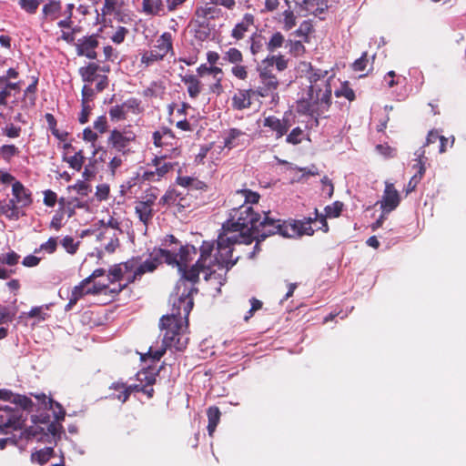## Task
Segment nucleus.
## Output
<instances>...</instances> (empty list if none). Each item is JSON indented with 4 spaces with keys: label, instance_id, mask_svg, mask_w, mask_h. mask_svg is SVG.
<instances>
[{
    "label": "nucleus",
    "instance_id": "1",
    "mask_svg": "<svg viewBox=\"0 0 466 466\" xmlns=\"http://www.w3.org/2000/svg\"><path fill=\"white\" fill-rule=\"evenodd\" d=\"M313 232L308 222L284 223L272 217L270 211H263V218L250 207H238L231 209L228 219L223 223L216 242L203 241L199 247V258L190 266L187 278L198 282L200 273L205 279H212L217 275L212 267L225 269L227 273L238 260L234 257L235 244H251L265 240L268 237L279 234L284 238H298Z\"/></svg>",
    "mask_w": 466,
    "mask_h": 466
},
{
    "label": "nucleus",
    "instance_id": "2",
    "mask_svg": "<svg viewBox=\"0 0 466 466\" xmlns=\"http://www.w3.org/2000/svg\"><path fill=\"white\" fill-rule=\"evenodd\" d=\"M307 78L309 86L307 91L297 102V109L299 114L310 116L319 124V117L329 110L331 105L332 89L329 71L326 69L315 68L309 64Z\"/></svg>",
    "mask_w": 466,
    "mask_h": 466
},
{
    "label": "nucleus",
    "instance_id": "3",
    "mask_svg": "<svg viewBox=\"0 0 466 466\" xmlns=\"http://www.w3.org/2000/svg\"><path fill=\"white\" fill-rule=\"evenodd\" d=\"M155 256L162 263L177 268L181 276L190 270L189 263L197 255V248L193 245H183L174 235H166L160 242V247L154 248Z\"/></svg>",
    "mask_w": 466,
    "mask_h": 466
},
{
    "label": "nucleus",
    "instance_id": "4",
    "mask_svg": "<svg viewBox=\"0 0 466 466\" xmlns=\"http://www.w3.org/2000/svg\"><path fill=\"white\" fill-rule=\"evenodd\" d=\"M187 272L177 282L175 293L171 296L172 309L167 317L184 320L185 328L188 326V316L194 307L193 295L198 292V282L187 278Z\"/></svg>",
    "mask_w": 466,
    "mask_h": 466
},
{
    "label": "nucleus",
    "instance_id": "5",
    "mask_svg": "<svg viewBox=\"0 0 466 466\" xmlns=\"http://www.w3.org/2000/svg\"><path fill=\"white\" fill-rule=\"evenodd\" d=\"M174 36L170 32H164L150 45L149 50L141 54L140 65L149 67L164 61L167 56H175Z\"/></svg>",
    "mask_w": 466,
    "mask_h": 466
},
{
    "label": "nucleus",
    "instance_id": "6",
    "mask_svg": "<svg viewBox=\"0 0 466 466\" xmlns=\"http://www.w3.org/2000/svg\"><path fill=\"white\" fill-rule=\"evenodd\" d=\"M159 326L163 334V345L174 348L176 350L182 351L186 349L188 341L184 334V320L174 319L173 317L163 316L160 319Z\"/></svg>",
    "mask_w": 466,
    "mask_h": 466
},
{
    "label": "nucleus",
    "instance_id": "7",
    "mask_svg": "<svg viewBox=\"0 0 466 466\" xmlns=\"http://www.w3.org/2000/svg\"><path fill=\"white\" fill-rule=\"evenodd\" d=\"M109 72V66H100L95 62H90L78 69V74L83 82L87 84L96 82V92H103L108 86L107 74Z\"/></svg>",
    "mask_w": 466,
    "mask_h": 466
},
{
    "label": "nucleus",
    "instance_id": "8",
    "mask_svg": "<svg viewBox=\"0 0 466 466\" xmlns=\"http://www.w3.org/2000/svg\"><path fill=\"white\" fill-rule=\"evenodd\" d=\"M137 140V134L132 129V126H125L122 128H114L107 137V146L123 155L130 152L131 144Z\"/></svg>",
    "mask_w": 466,
    "mask_h": 466
},
{
    "label": "nucleus",
    "instance_id": "9",
    "mask_svg": "<svg viewBox=\"0 0 466 466\" xmlns=\"http://www.w3.org/2000/svg\"><path fill=\"white\" fill-rule=\"evenodd\" d=\"M221 65H232L231 74L238 80L246 81L248 77V67L244 65V56L237 47H229L222 52Z\"/></svg>",
    "mask_w": 466,
    "mask_h": 466
},
{
    "label": "nucleus",
    "instance_id": "10",
    "mask_svg": "<svg viewBox=\"0 0 466 466\" xmlns=\"http://www.w3.org/2000/svg\"><path fill=\"white\" fill-rule=\"evenodd\" d=\"M176 165V163L167 161L166 157H155L151 163L147 164L148 167H154V170H146L142 175V178L148 182L160 181L161 178L174 169Z\"/></svg>",
    "mask_w": 466,
    "mask_h": 466
},
{
    "label": "nucleus",
    "instance_id": "11",
    "mask_svg": "<svg viewBox=\"0 0 466 466\" xmlns=\"http://www.w3.org/2000/svg\"><path fill=\"white\" fill-rule=\"evenodd\" d=\"M260 85L253 88L257 96L267 97L272 95L279 87V80L272 73V70L267 66L258 70Z\"/></svg>",
    "mask_w": 466,
    "mask_h": 466
},
{
    "label": "nucleus",
    "instance_id": "12",
    "mask_svg": "<svg viewBox=\"0 0 466 466\" xmlns=\"http://www.w3.org/2000/svg\"><path fill=\"white\" fill-rule=\"evenodd\" d=\"M21 427V412L8 406L0 407V432L8 434Z\"/></svg>",
    "mask_w": 466,
    "mask_h": 466
},
{
    "label": "nucleus",
    "instance_id": "13",
    "mask_svg": "<svg viewBox=\"0 0 466 466\" xmlns=\"http://www.w3.org/2000/svg\"><path fill=\"white\" fill-rule=\"evenodd\" d=\"M188 27L190 29V33L197 41L202 43L209 39L212 30L210 22L202 17L196 11L188 24Z\"/></svg>",
    "mask_w": 466,
    "mask_h": 466
},
{
    "label": "nucleus",
    "instance_id": "14",
    "mask_svg": "<svg viewBox=\"0 0 466 466\" xmlns=\"http://www.w3.org/2000/svg\"><path fill=\"white\" fill-rule=\"evenodd\" d=\"M99 42L96 35H86L79 38L76 44V54L79 56H86L88 59H96V51Z\"/></svg>",
    "mask_w": 466,
    "mask_h": 466
},
{
    "label": "nucleus",
    "instance_id": "15",
    "mask_svg": "<svg viewBox=\"0 0 466 466\" xmlns=\"http://www.w3.org/2000/svg\"><path fill=\"white\" fill-rule=\"evenodd\" d=\"M400 202V197L394 185L386 182L385 189L383 192L382 199L380 201V208L385 213H390L394 210Z\"/></svg>",
    "mask_w": 466,
    "mask_h": 466
},
{
    "label": "nucleus",
    "instance_id": "16",
    "mask_svg": "<svg viewBox=\"0 0 466 466\" xmlns=\"http://www.w3.org/2000/svg\"><path fill=\"white\" fill-rule=\"evenodd\" d=\"M263 127H268L270 131L275 133V138L279 139L288 133L291 124L287 117L280 119L276 116H268L264 118Z\"/></svg>",
    "mask_w": 466,
    "mask_h": 466
},
{
    "label": "nucleus",
    "instance_id": "17",
    "mask_svg": "<svg viewBox=\"0 0 466 466\" xmlns=\"http://www.w3.org/2000/svg\"><path fill=\"white\" fill-rule=\"evenodd\" d=\"M257 96L253 88L238 89L231 98V106L235 110H244L252 105V97Z\"/></svg>",
    "mask_w": 466,
    "mask_h": 466
},
{
    "label": "nucleus",
    "instance_id": "18",
    "mask_svg": "<svg viewBox=\"0 0 466 466\" xmlns=\"http://www.w3.org/2000/svg\"><path fill=\"white\" fill-rule=\"evenodd\" d=\"M255 15L251 13H246L241 21L237 23L235 26L231 30V37L234 38L236 41L242 40L246 33H248L250 30V27L254 25L255 24Z\"/></svg>",
    "mask_w": 466,
    "mask_h": 466
},
{
    "label": "nucleus",
    "instance_id": "19",
    "mask_svg": "<svg viewBox=\"0 0 466 466\" xmlns=\"http://www.w3.org/2000/svg\"><path fill=\"white\" fill-rule=\"evenodd\" d=\"M12 193L14 197L12 199H15V203L19 208L28 207L33 202L31 192L20 181L12 184Z\"/></svg>",
    "mask_w": 466,
    "mask_h": 466
},
{
    "label": "nucleus",
    "instance_id": "20",
    "mask_svg": "<svg viewBox=\"0 0 466 466\" xmlns=\"http://www.w3.org/2000/svg\"><path fill=\"white\" fill-rule=\"evenodd\" d=\"M122 233L111 232V230L107 228H101L97 235V239L103 242L104 248L107 253H114L120 245L118 237Z\"/></svg>",
    "mask_w": 466,
    "mask_h": 466
},
{
    "label": "nucleus",
    "instance_id": "21",
    "mask_svg": "<svg viewBox=\"0 0 466 466\" xmlns=\"http://www.w3.org/2000/svg\"><path fill=\"white\" fill-rule=\"evenodd\" d=\"M62 11V2L60 0H48L42 7V20L53 22L56 20Z\"/></svg>",
    "mask_w": 466,
    "mask_h": 466
},
{
    "label": "nucleus",
    "instance_id": "22",
    "mask_svg": "<svg viewBox=\"0 0 466 466\" xmlns=\"http://www.w3.org/2000/svg\"><path fill=\"white\" fill-rule=\"evenodd\" d=\"M247 134L238 128H230L224 137V147L232 149L242 146Z\"/></svg>",
    "mask_w": 466,
    "mask_h": 466
},
{
    "label": "nucleus",
    "instance_id": "23",
    "mask_svg": "<svg viewBox=\"0 0 466 466\" xmlns=\"http://www.w3.org/2000/svg\"><path fill=\"white\" fill-rule=\"evenodd\" d=\"M135 213L147 228L154 217L153 206L142 200H138L135 205Z\"/></svg>",
    "mask_w": 466,
    "mask_h": 466
},
{
    "label": "nucleus",
    "instance_id": "24",
    "mask_svg": "<svg viewBox=\"0 0 466 466\" xmlns=\"http://www.w3.org/2000/svg\"><path fill=\"white\" fill-rule=\"evenodd\" d=\"M90 285L89 282H86L85 279L79 282L78 285L75 286L71 292V297L69 298V301L65 306V310L69 311L71 310L74 306L77 303L79 299L84 298L86 295H89V293H86L87 291V286Z\"/></svg>",
    "mask_w": 466,
    "mask_h": 466
},
{
    "label": "nucleus",
    "instance_id": "25",
    "mask_svg": "<svg viewBox=\"0 0 466 466\" xmlns=\"http://www.w3.org/2000/svg\"><path fill=\"white\" fill-rule=\"evenodd\" d=\"M181 81L187 86L188 96L196 99L202 92L203 86L200 80L195 75H185L181 76Z\"/></svg>",
    "mask_w": 466,
    "mask_h": 466
},
{
    "label": "nucleus",
    "instance_id": "26",
    "mask_svg": "<svg viewBox=\"0 0 466 466\" xmlns=\"http://www.w3.org/2000/svg\"><path fill=\"white\" fill-rule=\"evenodd\" d=\"M142 11L150 16H160L166 15L163 0H143Z\"/></svg>",
    "mask_w": 466,
    "mask_h": 466
},
{
    "label": "nucleus",
    "instance_id": "27",
    "mask_svg": "<svg viewBox=\"0 0 466 466\" xmlns=\"http://www.w3.org/2000/svg\"><path fill=\"white\" fill-rule=\"evenodd\" d=\"M182 193L175 188H171L166 191V193L159 199V204L163 206H177L180 208H186L187 203H181Z\"/></svg>",
    "mask_w": 466,
    "mask_h": 466
},
{
    "label": "nucleus",
    "instance_id": "28",
    "mask_svg": "<svg viewBox=\"0 0 466 466\" xmlns=\"http://www.w3.org/2000/svg\"><path fill=\"white\" fill-rule=\"evenodd\" d=\"M161 264L162 262L158 257L155 256V253L152 251L150 253L149 258L146 259L144 262L140 261L138 263L137 272L142 278V276L147 273H153L156 271Z\"/></svg>",
    "mask_w": 466,
    "mask_h": 466
},
{
    "label": "nucleus",
    "instance_id": "29",
    "mask_svg": "<svg viewBox=\"0 0 466 466\" xmlns=\"http://www.w3.org/2000/svg\"><path fill=\"white\" fill-rule=\"evenodd\" d=\"M109 398L112 400L125 403L129 399L127 384L123 381L113 382L109 387Z\"/></svg>",
    "mask_w": 466,
    "mask_h": 466
},
{
    "label": "nucleus",
    "instance_id": "30",
    "mask_svg": "<svg viewBox=\"0 0 466 466\" xmlns=\"http://www.w3.org/2000/svg\"><path fill=\"white\" fill-rule=\"evenodd\" d=\"M195 11L209 22L210 20L218 19L222 13L221 9L218 8L217 5H214L211 3L197 6Z\"/></svg>",
    "mask_w": 466,
    "mask_h": 466
},
{
    "label": "nucleus",
    "instance_id": "31",
    "mask_svg": "<svg viewBox=\"0 0 466 466\" xmlns=\"http://www.w3.org/2000/svg\"><path fill=\"white\" fill-rule=\"evenodd\" d=\"M63 161L66 162L69 167L76 171H80L86 161V157L82 149L75 152L74 156L68 157L66 154L63 156Z\"/></svg>",
    "mask_w": 466,
    "mask_h": 466
},
{
    "label": "nucleus",
    "instance_id": "32",
    "mask_svg": "<svg viewBox=\"0 0 466 466\" xmlns=\"http://www.w3.org/2000/svg\"><path fill=\"white\" fill-rule=\"evenodd\" d=\"M207 416L208 420V435L212 436L216 431V428L220 420L221 412L217 406H211L207 410Z\"/></svg>",
    "mask_w": 466,
    "mask_h": 466
},
{
    "label": "nucleus",
    "instance_id": "33",
    "mask_svg": "<svg viewBox=\"0 0 466 466\" xmlns=\"http://www.w3.org/2000/svg\"><path fill=\"white\" fill-rule=\"evenodd\" d=\"M172 131L167 127H162L160 130L153 133V143L156 147H161L168 144V139H173Z\"/></svg>",
    "mask_w": 466,
    "mask_h": 466
},
{
    "label": "nucleus",
    "instance_id": "34",
    "mask_svg": "<svg viewBox=\"0 0 466 466\" xmlns=\"http://www.w3.org/2000/svg\"><path fill=\"white\" fill-rule=\"evenodd\" d=\"M58 203L60 206V208L58 211L63 212V215L66 213L68 218H71L75 215V209L76 208H80L83 207V205L80 204V202L78 201L77 198H73L72 200L66 201V199L64 198H61L58 200Z\"/></svg>",
    "mask_w": 466,
    "mask_h": 466
},
{
    "label": "nucleus",
    "instance_id": "35",
    "mask_svg": "<svg viewBox=\"0 0 466 466\" xmlns=\"http://www.w3.org/2000/svg\"><path fill=\"white\" fill-rule=\"evenodd\" d=\"M235 196L244 198V203L239 207H249V204H257L260 199V195L258 192L252 191L248 188L238 189L235 192ZM250 208H252L250 206Z\"/></svg>",
    "mask_w": 466,
    "mask_h": 466
},
{
    "label": "nucleus",
    "instance_id": "36",
    "mask_svg": "<svg viewBox=\"0 0 466 466\" xmlns=\"http://www.w3.org/2000/svg\"><path fill=\"white\" fill-rule=\"evenodd\" d=\"M263 65H266L265 66L270 68L273 66V65L276 66L277 69L280 72L285 70L288 67V59L285 58L282 55L278 56H270L265 58L262 61Z\"/></svg>",
    "mask_w": 466,
    "mask_h": 466
},
{
    "label": "nucleus",
    "instance_id": "37",
    "mask_svg": "<svg viewBox=\"0 0 466 466\" xmlns=\"http://www.w3.org/2000/svg\"><path fill=\"white\" fill-rule=\"evenodd\" d=\"M423 154H424V150L420 149V152L418 154L419 170H418V173L415 174L409 181L407 193L414 190V188L416 187L417 184L419 183V181L420 180V178L422 177V176L425 172L424 163L422 162Z\"/></svg>",
    "mask_w": 466,
    "mask_h": 466
},
{
    "label": "nucleus",
    "instance_id": "38",
    "mask_svg": "<svg viewBox=\"0 0 466 466\" xmlns=\"http://www.w3.org/2000/svg\"><path fill=\"white\" fill-rule=\"evenodd\" d=\"M3 215L10 219H18L20 217L19 207L15 203V199H10L0 207Z\"/></svg>",
    "mask_w": 466,
    "mask_h": 466
},
{
    "label": "nucleus",
    "instance_id": "39",
    "mask_svg": "<svg viewBox=\"0 0 466 466\" xmlns=\"http://www.w3.org/2000/svg\"><path fill=\"white\" fill-rule=\"evenodd\" d=\"M313 32V25L310 20L303 21L299 28L293 32L295 36L302 39L305 43L309 42V35Z\"/></svg>",
    "mask_w": 466,
    "mask_h": 466
},
{
    "label": "nucleus",
    "instance_id": "40",
    "mask_svg": "<svg viewBox=\"0 0 466 466\" xmlns=\"http://www.w3.org/2000/svg\"><path fill=\"white\" fill-rule=\"evenodd\" d=\"M285 42V37L281 32H275L271 35L269 40L268 41L267 49L268 52L272 53L278 48H280Z\"/></svg>",
    "mask_w": 466,
    "mask_h": 466
},
{
    "label": "nucleus",
    "instance_id": "41",
    "mask_svg": "<svg viewBox=\"0 0 466 466\" xmlns=\"http://www.w3.org/2000/svg\"><path fill=\"white\" fill-rule=\"evenodd\" d=\"M110 120L119 122L127 119V112L122 104L113 106L108 110Z\"/></svg>",
    "mask_w": 466,
    "mask_h": 466
},
{
    "label": "nucleus",
    "instance_id": "42",
    "mask_svg": "<svg viewBox=\"0 0 466 466\" xmlns=\"http://www.w3.org/2000/svg\"><path fill=\"white\" fill-rule=\"evenodd\" d=\"M137 378L142 385L153 386L157 381V373L151 370H144L137 374Z\"/></svg>",
    "mask_w": 466,
    "mask_h": 466
},
{
    "label": "nucleus",
    "instance_id": "43",
    "mask_svg": "<svg viewBox=\"0 0 466 466\" xmlns=\"http://www.w3.org/2000/svg\"><path fill=\"white\" fill-rule=\"evenodd\" d=\"M20 153L17 147L13 144L4 145L0 147V157L6 162H10V160L18 156Z\"/></svg>",
    "mask_w": 466,
    "mask_h": 466
},
{
    "label": "nucleus",
    "instance_id": "44",
    "mask_svg": "<svg viewBox=\"0 0 466 466\" xmlns=\"http://www.w3.org/2000/svg\"><path fill=\"white\" fill-rule=\"evenodd\" d=\"M127 112H131L135 115H138L143 112V107L141 106V101L136 97H130L125 102L122 103Z\"/></svg>",
    "mask_w": 466,
    "mask_h": 466
},
{
    "label": "nucleus",
    "instance_id": "45",
    "mask_svg": "<svg viewBox=\"0 0 466 466\" xmlns=\"http://www.w3.org/2000/svg\"><path fill=\"white\" fill-rule=\"evenodd\" d=\"M124 279H126V283L119 284L117 289L114 288V289H110V292H112V293H119L121 290L126 289L129 284H133L136 281L140 280L141 277L136 271V272H133V273L132 272L131 273H125Z\"/></svg>",
    "mask_w": 466,
    "mask_h": 466
},
{
    "label": "nucleus",
    "instance_id": "46",
    "mask_svg": "<svg viewBox=\"0 0 466 466\" xmlns=\"http://www.w3.org/2000/svg\"><path fill=\"white\" fill-rule=\"evenodd\" d=\"M282 16L284 30H291L297 24V17L294 15V12L290 9H287L282 13Z\"/></svg>",
    "mask_w": 466,
    "mask_h": 466
},
{
    "label": "nucleus",
    "instance_id": "47",
    "mask_svg": "<svg viewBox=\"0 0 466 466\" xmlns=\"http://www.w3.org/2000/svg\"><path fill=\"white\" fill-rule=\"evenodd\" d=\"M249 41H250V53L253 56H256L263 48V46H264L263 37L260 35L254 33L250 36Z\"/></svg>",
    "mask_w": 466,
    "mask_h": 466
},
{
    "label": "nucleus",
    "instance_id": "48",
    "mask_svg": "<svg viewBox=\"0 0 466 466\" xmlns=\"http://www.w3.org/2000/svg\"><path fill=\"white\" fill-rule=\"evenodd\" d=\"M41 0H18L19 6L27 14H35Z\"/></svg>",
    "mask_w": 466,
    "mask_h": 466
},
{
    "label": "nucleus",
    "instance_id": "49",
    "mask_svg": "<svg viewBox=\"0 0 466 466\" xmlns=\"http://www.w3.org/2000/svg\"><path fill=\"white\" fill-rule=\"evenodd\" d=\"M301 40H289L288 45L289 46V53L294 56H300L305 54L306 48Z\"/></svg>",
    "mask_w": 466,
    "mask_h": 466
},
{
    "label": "nucleus",
    "instance_id": "50",
    "mask_svg": "<svg viewBox=\"0 0 466 466\" xmlns=\"http://www.w3.org/2000/svg\"><path fill=\"white\" fill-rule=\"evenodd\" d=\"M13 403L20 406L25 410H32L34 403L30 398L25 395H14Z\"/></svg>",
    "mask_w": 466,
    "mask_h": 466
},
{
    "label": "nucleus",
    "instance_id": "51",
    "mask_svg": "<svg viewBox=\"0 0 466 466\" xmlns=\"http://www.w3.org/2000/svg\"><path fill=\"white\" fill-rule=\"evenodd\" d=\"M61 244L63 248L71 255L76 253L80 242H75V239L71 236H66L62 240Z\"/></svg>",
    "mask_w": 466,
    "mask_h": 466
},
{
    "label": "nucleus",
    "instance_id": "52",
    "mask_svg": "<svg viewBox=\"0 0 466 466\" xmlns=\"http://www.w3.org/2000/svg\"><path fill=\"white\" fill-rule=\"evenodd\" d=\"M343 203L340 201H335L331 205L325 208V214L328 218H338L343 208Z\"/></svg>",
    "mask_w": 466,
    "mask_h": 466
},
{
    "label": "nucleus",
    "instance_id": "53",
    "mask_svg": "<svg viewBox=\"0 0 466 466\" xmlns=\"http://www.w3.org/2000/svg\"><path fill=\"white\" fill-rule=\"evenodd\" d=\"M124 276H125V272H124L123 266L121 265V263L114 265L109 269L108 279H109L110 282H112V283L123 279Z\"/></svg>",
    "mask_w": 466,
    "mask_h": 466
},
{
    "label": "nucleus",
    "instance_id": "54",
    "mask_svg": "<svg viewBox=\"0 0 466 466\" xmlns=\"http://www.w3.org/2000/svg\"><path fill=\"white\" fill-rule=\"evenodd\" d=\"M90 85L91 84L86 83L84 85V86L82 87V91H81V95H82L81 103L82 104H85V103L88 104L90 101H92L94 99L96 94L98 93V92H96V87L93 88V87H91Z\"/></svg>",
    "mask_w": 466,
    "mask_h": 466
},
{
    "label": "nucleus",
    "instance_id": "55",
    "mask_svg": "<svg viewBox=\"0 0 466 466\" xmlns=\"http://www.w3.org/2000/svg\"><path fill=\"white\" fill-rule=\"evenodd\" d=\"M57 248V238L51 237L48 238V240L43 244L40 245L38 249L35 250V253H37L39 251H45L48 254H53Z\"/></svg>",
    "mask_w": 466,
    "mask_h": 466
},
{
    "label": "nucleus",
    "instance_id": "56",
    "mask_svg": "<svg viewBox=\"0 0 466 466\" xmlns=\"http://www.w3.org/2000/svg\"><path fill=\"white\" fill-rule=\"evenodd\" d=\"M101 228L110 229L111 232L123 233V230L120 228L121 223L115 218L110 217L109 219L106 222L104 220H100Z\"/></svg>",
    "mask_w": 466,
    "mask_h": 466
},
{
    "label": "nucleus",
    "instance_id": "57",
    "mask_svg": "<svg viewBox=\"0 0 466 466\" xmlns=\"http://www.w3.org/2000/svg\"><path fill=\"white\" fill-rule=\"evenodd\" d=\"M303 130L297 127L293 128L286 137V142L291 145H298L302 141Z\"/></svg>",
    "mask_w": 466,
    "mask_h": 466
},
{
    "label": "nucleus",
    "instance_id": "58",
    "mask_svg": "<svg viewBox=\"0 0 466 466\" xmlns=\"http://www.w3.org/2000/svg\"><path fill=\"white\" fill-rule=\"evenodd\" d=\"M141 258L139 256L132 257L125 262H122L123 269L125 273H133L137 271L138 267V263L140 262Z\"/></svg>",
    "mask_w": 466,
    "mask_h": 466
},
{
    "label": "nucleus",
    "instance_id": "59",
    "mask_svg": "<svg viewBox=\"0 0 466 466\" xmlns=\"http://www.w3.org/2000/svg\"><path fill=\"white\" fill-rule=\"evenodd\" d=\"M123 159L120 156L113 157L107 164V171L110 176L114 177L116 174V171L122 167Z\"/></svg>",
    "mask_w": 466,
    "mask_h": 466
},
{
    "label": "nucleus",
    "instance_id": "60",
    "mask_svg": "<svg viewBox=\"0 0 466 466\" xmlns=\"http://www.w3.org/2000/svg\"><path fill=\"white\" fill-rule=\"evenodd\" d=\"M54 452L52 448L46 450H41L32 455L33 459L36 460L41 465L47 462L51 454Z\"/></svg>",
    "mask_w": 466,
    "mask_h": 466
},
{
    "label": "nucleus",
    "instance_id": "61",
    "mask_svg": "<svg viewBox=\"0 0 466 466\" xmlns=\"http://www.w3.org/2000/svg\"><path fill=\"white\" fill-rule=\"evenodd\" d=\"M119 6V0H104L101 12L104 15H112Z\"/></svg>",
    "mask_w": 466,
    "mask_h": 466
},
{
    "label": "nucleus",
    "instance_id": "62",
    "mask_svg": "<svg viewBox=\"0 0 466 466\" xmlns=\"http://www.w3.org/2000/svg\"><path fill=\"white\" fill-rule=\"evenodd\" d=\"M15 313L12 312L9 308L0 305V325L12 322Z\"/></svg>",
    "mask_w": 466,
    "mask_h": 466
},
{
    "label": "nucleus",
    "instance_id": "63",
    "mask_svg": "<svg viewBox=\"0 0 466 466\" xmlns=\"http://www.w3.org/2000/svg\"><path fill=\"white\" fill-rule=\"evenodd\" d=\"M128 33V30L127 28L124 27V26H118L116 30V32L114 33V35L111 36V40L115 43V44H121L124 42L125 38H126V35H127Z\"/></svg>",
    "mask_w": 466,
    "mask_h": 466
},
{
    "label": "nucleus",
    "instance_id": "64",
    "mask_svg": "<svg viewBox=\"0 0 466 466\" xmlns=\"http://www.w3.org/2000/svg\"><path fill=\"white\" fill-rule=\"evenodd\" d=\"M3 134L9 138H16L21 134V127L9 124L3 128Z\"/></svg>",
    "mask_w": 466,
    "mask_h": 466
}]
</instances>
